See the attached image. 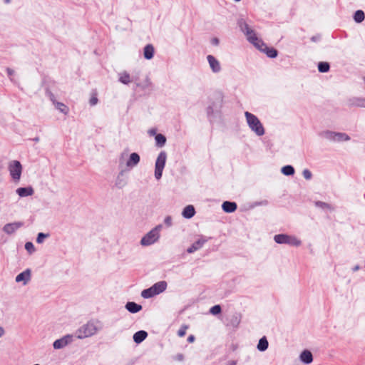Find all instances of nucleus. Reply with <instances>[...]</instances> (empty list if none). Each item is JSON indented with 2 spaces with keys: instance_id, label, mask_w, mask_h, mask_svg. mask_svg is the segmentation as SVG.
<instances>
[{
  "instance_id": "3",
  "label": "nucleus",
  "mask_w": 365,
  "mask_h": 365,
  "mask_svg": "<svg viewBox=\"0 0 365 365\" xmlns=\"http://www.w3.org/2000/svg\"><path fill=\"white\" fill-rule=\"evenodd\" d=\"M245 115L250 129L257 136L263 135L265 133L264 128L258 118L248 111L245 113Z\"/></svg>"
},
{
  "instance_id": "45",
  "label": "nucleus",
  "mask_w": 365,
  "mask_h": 365,
  "mask_svg": "<svg viewBox=\"0 0 365 365\" xmlns=\"http://www.w3.org/2000/svg\"><path fill=\"white\" fill-rule=\"evenodd\" d=\"M148 133L150 135H154L156 134V130L155 129H150V130H149Z\"/></svg>"
},
{
  "instance_id": "50",
  "label": "nucleus",
  "mask_w": 365,
  "mask_h": 365,
  "mask_svg": "<svg viewBox=\"0 0 365 365\" xmlns=\"http://www.w3.org/2000/svg\"><path fill=\"white\" fill-rule=\"evenodd\" d=\"M358 269H359V267H358V266H356V267L354 269V270H357Z\"/></svg>"
},
{
  "instance_id": "31",
  "label": "nucleus",
  "mask_w": 365,
  "mask_h": 365,
  "mask_svg": "<svg viewBox=\"0 0 365 365\" xmlns=\"http://www.w3.org/2000/svg\"><path fill=\"white\" fill-rule=\"evenodd\" d=\"M282 173L284 175H292L294 173V169L292 165H286L282 168Z\"/></svg>"
},
{
  "instance_id": "34",
  "label": "nucleus",
  "mask_w": 365,
  "mask_h": 365,
  "mask_svg": "<svg viewBox=\"0 0 365 365\" xmlns=\"http://www.w3.org/2000/svg\"><path fill=\"white\" fill-rule=\"evenodd\" d=\"M49 237V234H45L43 232H39L38 234L37 238H36V242L38 244L43 243L44 240Z\"/></svg>"
},
{
  "instance_id": "22",
  "label": "nucleus",
  "mask_w": 365,
  "mask_h": 365,
  "mask_svg": "<svg viewBox=\"0 0 365 365\" xmlns=\"http://www.w3.org/2000/svg\"><path fill=\"white\" fill-rule=\"evenodd\" d=\"M195 210L192 205L186 206L182 211V216L185 218L190 219L195 215Z\"/></svg>"
},
{
  "instance_id": "52",
  "label": "nucleus",
  "mask_w": 365,
  "mask_h": 365,
  "mask_svg": "<svg viewBox=\"0 0 365 365\" xmlns=\"http://www.w3.org/2000/svg\"><path fill=\"white\" fill-rule=\"evenodd\" d=\"M235 1L238 2V1H240V0H235Z\"/></svg>"
},
{
  "instance_id": "42",
  "label": "nucleus",
  "mask_w": 365,
  "mask_h": 365,
  "mask_svg": "<svg viewBox=\"0 0 365 365\" xmlns=\"http://www.w3.org/2000/svg\"><path fill=\"white\" fill-rule=\"evenodd\" d=\"M98 102V99L96 97H92L91 99H90V103L91 106H94Z\"/></svg>"
},
{
  "instance_id": "36",
  "label": "nucleus",
  "mask_w": 365,
  "mask_h": 365,
  "mask_svg": "<svg viewBox=\"0 0 365 365\" xmlns=\"http://www.w3.org/2000/svg\"><path fill=\"white\" fill-rule=\"evenodd\" d=\"M25 249L29 252L32 253L35 251V247L32 242H28L25 244Z\"/></svg>"
},
{
  "instance_id": "18",
  "label": "nucleus",
  "mask_w": 365,
  "mask_h": 365,
  "mask_svg": "<svg viewBox=\"0 0 365 365\" xmlns=\"http://www.w3.org/2000/svg\"><path fill=\"white\" fill-rule=\"evenodd\" d=\"M222 207L225 212H233L237 209V204L233 202L225 201L222 203Z\"/></svg>"
},
{
  "instance_id": "4",
  "label": "nucleus",
  "mask_w": 365,
  "mask_h": 365,
  "mask_svg": "<svg viewBox=\"0 0 365 365\" xmlns=\"http://www.w3.org/2000/svg\"><path fill=\"white\" fill-rule=\"evenodd\" d=\"M163 228L162 225H158L143 236L140 240L142 246H150L156 242L160 236V231Z\"/></svg>"
},
{
  "instance_id": "46",
  "label": "nucleus",
  "mask_w": 365,
  "mask_h": 365,
  "mask_svg": "<svg viewBox=\"0 0 365 365\" xmlns=\"http://www.w3.org/2000/svg\"><path fill=\"white\" fill-rule=\"evenodd\" d=\"M5 334V330L2 327H0V338Z\"/></svg>"
},
{
  "instance_id": "27",
  "label": "nucleus",
  "mask_w": 365,
  "mask_h": 365,
  "mask_svg": "<svg viewBox=\"0 0 365 365\" xmlns=\"http://www.w3.org/2000/svg\"><path fill=\"white\" fill-rule=\"evenodd\" d=\"M155 295V294L153 292L152 287L148 289L143 290L141 292L142 297H143L145 299H148V298L153 297Z\"/></svg>"
},
{
  "instance_id": "21",
  "label": "nucleus",
  "mask_w": 365,
  "mask_h": 365,
  "mask_svg": "<svg viewBox=\"0 0 365 365\" xmlns=\"http://www.w3.org/2000/svg\"><path fill=\"white\" fill-rule=\"evenodd\" d=\"M126 309L130 313H137L142 309V306L133 302H129L125 304Z\"/></svg>"
},
{
  "instance_id": "38",
  "label": "nucleus",
  "mask_w": 365,
  "mask_h": 365,
  "mask_svg": "<svg viewBox=\"0 0 365 365\" xmlns=\"http://www.w3.org/2000/svg\"><path fill=\"white\" fill-rule=\"evenodd\" d=\"M316 205L323 209H331V206L329 204L320 201L317 202Z\"/></svg>"
},
{
  "instance_id": "49",
  "label": "nucleus",
  "mask_w": 365,
  "mask_h": 365,
  "mask_svg": "<svg viewBox=\"0 0 365 365\" xmlns=\"http://www.w3.org/2000/svg\"><path fill=\"white\" fill-rule=\"evenodd\" d=\"M34 140L35 142H38L39 141V138L38 137H36L35 138H34Z\"/></svg>"
},
{
  "instance_id": "51",
  "label": "nucleus",
  "mask_w": 365,
  "mask_h": 365,
  "mask_svg": "<svg viewBox=\"0 0 365 365\" xmlns=\"http://www.w3.org/2000/svg\"><path fill=\"white\" fill-rule=\"evenodd\" d=\"M6 3H9L10 0H4Z\"/></svg>"
},
{
  "instance_id": "39",
  "label": "nucleus",
  "mask_w": 365,
  "mask_h": 365,
  "mask_svg": "<svg viewBox=\"0 0 365 365\" xmlns=\"http://www.w3.org/2000/svg\"><path fill=\"white\" fill-rule=\"evenodd\" d=\"M187 329V326L181 327V328L178 331V336H180V337L184 336L185 335V334H186Z\"/></svg>"
},
{
  "instance_id": "16",
  "label": "nucleus",
  "mask_w": 365,
  "mask_h": 365,
  "mask_svg": "<svg viewBox=\"0 0 365 365\" xmlns=\"http://www.w3.org/2000/svg\"><path fill=\"white\" fill-rule=\"evenodd\" d=\"M127 185V180L123 175V171L120 172L118 175L115 182V186L118 189L123 188Z\"/></svg>"
},
{
  "instance_id": "10",
  "label": "nucleus",
  "mask_w": 365,
  "mask_h": 365,
  "mask_svg": "<svg viewBox=\"0 0 365 365\" xmlns=\"http://www.w3.org/2000/svg\"><path fill=\"white\" fill-rule=\"evenodd\" d=\"M31 272L29 269H26L21 273L19 274L15 279L16 282H22L24 285H26L31 280Z\"/></svg>"
},
{
  "instance_id": "9",
  "label": "nucleus",
  "mask_w": 365,
  "mask_h": 365,
  "mask_svg": "<svg viewBox=\"0 0 365 365\" xmlns=\"http://www.w3.org/2000/svg\"><path fill=\"white\" fill-rule=\"evenodd\" d=\"M207 60L210 68L213 73H217L221 71L222 67L220 63L214 56L208 55L207 56Z\"/></svg>"
},
{
  "instance_id": "2",
  "label": "nucleus",
  "mask_w": 365,
  "mask_h": 365,
  "mask_svg": "<svg viewBox=\"0 0 365 365\" xmlns=\"http://www.w3.org/2000/svg\"><path fill=\"white\" fill-rule=\"evenodd\" d=\"M102 329V324L99 321H89L78 328L75 336L79 339L91 337Z\"/></svg>"
},
{
  "instance_id": "19",
  "label": "nucleus",
  "mask_w": 365,
  "mask_h": 365,
  "mask_svg": "<svg viewBox=\"0 0 365 365\" xmlns=\"http://www.w3.org/2000/svg\"><path fill=\"white\" fill-rule=\"evenodd\" d=\"M148 336V333L145 331L141 330L135 332L133 335V341L136 344H140L144 341Z\"/></svg>"
},
{
  "instance_id": "7",
  "label": "nucleus",
  "mask_w": 365,
  "mask_h": 365,
  "mask_svg": "<svg viewBox=\"0 0 365 365\" xmlns=\"http://www.w3.org/2000/svg\"><path fill=\"white\" fill-rule=\"evenodd\" d=\"M8 169L12 179L19 181L23 169L21 163L19 160H12L9 163Z\"/></svg>"
},
{
  "instance_id": "41",
  "label": "nucleus",
  "mask_w": 365,
  "mask_h": 365,
  "mask_svg": "<svg viewBox=\"0 0 365 365\" xmlns=\"http://www.w3.org/2000/svg\"><path fill=\"white\" fill-rule=\"evenodd\" d=\"M165 224L170 227L172 225V217L170 216H167L164 220Z\"/></svg>"
},
{
  "instance_id": "15",
  "label": "nucleus",
  "mask_w": 365,
  "mask_h": 365,
  "mask_svg": "<svg viewBox=\"0 0 365 365\" xmlns=\"http://www.w3.org/2000/svg\"><path fill=\"white\" fill-rule=\"evenodd\" d=\"M153 292L155 295L159 294L164 292L167 288V282L165 281H160L152 286Z\"/></svg>"
},
{
  "instance_id": "24",
  "label": "nucleus",
  "mask_w": 365,
  "mask_h": 365,
  "mask_svg": "<svg viewBox=\"0 0 365 365\" xmlns=\"http://www.w3.org/2000/svg\"><path fill=\"white\" fill-rule=\"evenodd\" d=\"M350 105L356 107L365 108V98H353L350 100Z\"/></svg>"
},
{
  "instance_id": "48",
  "label": "nucleus",
  "mask_w": 365,
  "mask_h": 365,
  "mask_svg": "<svg viewBox=\"0 0 365 365\" xmlns=\"http://www.w3.org/2000/svg\"><path fill=\"white\" fill-rule=\"evenodd\" d=\"M213 43H215V44H217V43H218V39L215 38V39L213 40Z\"/></svg>"
},
{
  "instance_id": "20",
  "label": "nucleus",
  "mask_w": 365,
  "mask_h": 365,
  "mask_svg": "<svg viewBox=\"0 0 365 365\" xmlns=\"http://www.w3.org/2000/svg\"><path fill=\"white\" fill-rule=\"evenodd\" d=\"M300 360L304 364H310L313 361L312 354L308 350L303 351L300 354Z\"/></svg>"
},
{
  "instance_id": "44",
  "label": "nucleus",
  "mask_w": 365,
  "mask_h": 365,
  "mask_svg": "<svg viewBox=\"0 0 365 365\" xmlns=\"http://www.w3.org/2000/svg\"><path fill=\"white\" fill-rule=\"evenodd\" d=\"M195 341V336L193 335H190L187 338V341L190 343H192Z\"/></svg>"
},
{
  "instance_id": "14",
  "label": "nucleus",
  "mask_w": 365,
  "mask_h": 365,
  "mask_svg": "<svg viewBox=\"0 0 365 365\" xmlns=\"http://www.w3.org/2000/svg\"><path fill=\"white\" fill-rule=\"evenodd\" d=\"M140 162V156L136 153L130 154L128 160L126 162V166L128 168H133L138 164Z\"/></svg>"
},
{
  "instance_id": "29",
  "label": "nucleus",
  "mask_w": 365,
  "mask_h": 365,
  "mask_svg": "<svg viewBox=\"0 0 365 365\" xmlns=\"http://www.w3.org/2000/svg\"><path fill=\"white\" fill-rule=\"evenodd\" d=\"M354 19L357 23H361L364 19V13L361 10H358L355 12Z\"/></svg>"
},
{
  "instance_id": "11",
  "label": "nucleus",
  "mask_w": 365,
  "mask_h": 365,
  "mask_svg": "<svg viewBox=\"0 0 365 365\" xmlns=\"http://www.w3.org/2000/svg\"><path fill=\"white\" fill-rule=\"evenodd\" d=\"M22 225H23V223L20 222L8 223L4 226L3 230L6 234L11 235V234H13L14 232H16Z\"/></svg>"
},
{
  "instance_id": "47",
  "label": "nucleus",
  "mask_w": 365,
  "mask_h": 365,
  "mask_svg": "<svg viewBox=\"0 0 365 365\" xmlns=\"http://www.w3.org/2000/svg\"><path fill=\"white\" fill-rule=\"evenodd\" d=\"M227 365H236V361H228Z\"/></svg>"
},
{
  "instance_id": "33",
  "label": "nucleus",
  "mask_w": 365,
  "mask_h": 365,
  "mask_svg": "<svg viewBox=\"0 0 365 365\" xmlns=\"http://www.w3.org/2000/svg\"><path fill=\"white\" fill-rule=\"evenodd\" d=\"M319 72L325 73L329 70V64L327 62H320L318 65Z\"/></svg>"
},
{
  "instance_id": "23",
  "label": "nucleus",
  "mask_w": 365,
  "mask_h": 365,
  "mask_svg": "<svg viewBox=\"0 0 365 365\" xmlns=\"http://www.w3.org/2000/svg\"><path fill=\"white\" fill-rule=\"evenodd\" d=\"M143 55L145 58L150 60L153 57L154 48L151 44H148L145 46L143 50Z\"/></svg>"
},
{
  "instance_id": "37",
  "label": "nucleus",
  "mask_w": 365,
  "mask_h": 365,
  "mask_svg": "<svg viewBox=\"0 0 365 365\" xmlns=\"http://www.w3.org/2000/svg\"><path fill=\"white\" fill-rule=\"evenodd\" d=\"M302 175L306 180H310L312 177V173L308 169H304L302 172Z\"/></svg>"
},
{
  "instance_id": "26",
  "label": "nucleus",
  "mask_w": 365,
  "mask_h": 365,
  "mask_svg": "<svg viewBox=\"0 0 365 365\" xmlns=\"http://www.w3.org/2000/svg\"><path fill=\"white\" fill-rule=\"evenodd\" d=\"M268 347V341L265 336L261 338L257 344V349L260 351H265Z\"/></svg>"
},
{
  "instance_id": "43",
  "label": "nucleus",
  "mask_w": 365,
  "mask_h": 365,
  "mask_svg": "<svg viewBox=\"0 0 365 365\" xmlns=\"http://www.w3.org/2000/svg\"><path fill=\"white\" fill-rule=\"evenodd\" d=\"M7 73L9 76H11L14 73V71L11 68H8L6 69Z\"/></svg>"
},
{
  "instance_id": "17",
  "label": "nucleus",
  "mask_w": 365,
  "mask_h": 365,
  "mask_svg": "<svg viewBox=\"0 0 365 365\" xmlns=\"http://www.w3.org/2000/svg\"><path fill=\"white\" fill-rule=\"evenodd\" d=\"M16 193L21 197L31 196L34 194V189L31 187H19L16 190Z\"/></svg>"
},
{
  "instance_id": "13",
  "label": "nucleus",
  "mask_w": 365,
  "mask_h": 365,
  "mask_svg": "<svg viewBox=\"0 0 365 365\" xmlns=\"http://www.w3.org/2000/svg\"><path fill=\"white\" fill-rule=\"evenodd\" d=\"M50 99L54 104L56 108L58 109L60 112L66 115L68 113V108L63 103L56 101L53 94L50 95Z\"/></svg>"
},
{
  "instance_id": "30",
  "label": "nucleus",
  "mask_w": 365,
  "mask_h": 365,
  "mask_svg": "<svg viewBox=\"0 0 365 365\" xmlns=\"http://www.w3.org/2000/svg\"><path fill=\"white\" fill-rule=\"evenodd\" d=\"M155 141L158 146L162 147L165 144L166 138L162 134H157L155 135Z\"/></svg>"
},
{
  "instance_id": "35",
  "label": "nucleus",
  "mask_w": 365,
  "mask_h": 365,
  "mask_svg": "<svg viewBox=\"0 0 365 365\" xmlns=\"http://www.w3.org/2000/svg\"><path fill=\"white\" fill-rule=\"evenodd\" d=\"M210 312L213 315H217L221 312V307L220 305H215L210 309Z\"/></svg>"
},
{
  "instance_id": "12",
  "label": "nucleus",
  "mask_w": 365,
  "mask_h": 365,
  "mask_svg": "<svg viewBox=\"0 0 365 365\" xmlns=\"http://www.w3.org/2000/svg\"><path fill=\"white\" fill-rule=\"evenodd\" d=\"M206 242L207 240L205 238L199 239L187 250V252L188 253H193L194 252L200 249Z\"/></svg>"
},
{
  "instance_id": "28",
  "label": "nucleus",
  "mask_w": 365,
  "mask_h": 365,
  "mask_svg": "<svg viewBox=\"0 0 365 365\" xmlns=\"http://www.w3.org/2000/svg\"><path fill=\"white\" fill-rule=\"evenodd\" d=\"M350 140L349 136L344 133H336L335 141H348Z\"/></svg>"
},
{
  "instance_id": "53",
  "label": "nucleus",
  "mask_w": 365,
  "mask_h": 365,
  "mask_svg": "<svg viewBox=\"0 0 365 365\" xmlns=\"http://www.w3.org/2000/svg\"><path fill=\"white\" fill-rule=\"evenodd\" d=\"M364 81H365V77H364Z\"/></svg>"
},
{
  "instance_id": "25",
  "label": "nucleus",
  "mask_w": 365,
  "mask_h": 365,
  "mask_svg": "<svg viewBox=\"0 0 365 365\" xmlns=\"http://www.w3.org/2000/svg\"><path fill=\"white\" fill-rule=\"evenodd\" d=\"M119 81L123 84H128L131 82L130 76L126 71L119 74Z\"/></svg>"
},
{
  "instance_id": "6",
  "label": "nucleus",
  "mask_w": 365,
  "mask_h": 365,
  "mask_svg": "<svg viewBox=\"0 0 365 365\" xmlns=\"http://www.w3.org/2000/svg\"><path fill=\"white\" fill-rule=\"evenodd\" d=\"M274 239L278 244H287L295 247H299L302 244L301 240L297 239L296 237L284 234L276 235Z\"/></svg>"
},
{
  "instance_id": "5",
  "label": "nucleus",
  "mask_w": 365,
  "mask_h": 365,
  "mask_svg": "<svg viewBox=\"0 0 365 365\" xmlns=\"http://www.w3.org/2000/svg\"><path fill=\"white\" fill-rule=\"evenodd\" d=\"M166 160L167 153L165 151H161L156 159L155 165V178L157 180H160L162 177Z\"/></svg>"
},
{
  "instance_id": "1",
  "label": "nucleus",
  "mask_w": 365,
  "mask_h": 365,
  "mask_svg": "<svg viewBox=\"0 0 365 365\" xmlns=\"http://www.w3.org/2000/svg\"><path fill=\"white\" fill-rule=\"evenodd\" d=\"M238 26L240 30L247 36V40L252 43L259 51L265 53L269 58H275L277 56V51L273 48H269L256 35V33L252 29L247 22L241 19L238 21Z\"/></svg>"
},
{
  "instance_id": "40",
  "label": "nucleus",
  "mask_w": 365,
  "mask_h": 365,
  "mask_svg": "<svg viewBox=\"0 0 365 365\" xmlns=\"http://www.w3.org/2000/svg\"><path fill=\"white\" fill-rule=\"evenodd\" d=\"M174 360L178 361H182L184 360V355L182 354H178L173 356Z\"/></svg>"
},
{
  "instance_id": "8",
  "label": "nucleus",
  "mask_w": 365,
  "mask_h": 365,
  "mask_svg": "<svg viewBox=\"0 0 365 365\" xmlns=\"http://www.w3.org/2000/svg\"><path fill=\"white\" fill-rule=\"evenodd\" d=\"M73 335L67 334L63 336L62 338L56 340L53 344V348L55 349H60L64 348L65 346H66L68 344H71L73 341Z\"/></svg>"
},
{
  "instance_id": "32",
  "label": "nucleus",
  "mask_w": 365,
  "mask_h": 365,
  "mask_svg": "<svg viewBox=\"0 0 365 365\" xmlns=\"http://www.w3.org/2000/svg\"><path fill=\"white\" fill-rule=\"evenodd\" d=\"M336 134V132L325 131L323 133L322 135L324 138H326L327 140L335 141Z\"/></svg>"
}]
</instances>
